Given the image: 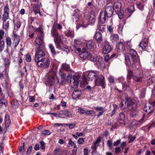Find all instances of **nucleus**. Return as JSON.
<instances>
[{
    "label": "nucleus",
    "mask_w": 155,
    "mask_h": 155,
    "mask_svg": "<svg viewBox=\"0 0 155 155\" xmlns=\"http://www.w3.org/2000/svg\"><path fill=\"white\" fill-rule=\"evenodd\" d=\"M35 61L37 63V64L38 66L41 68H48L50 64V60L47 58H42L39 59V60Z\"/></svg>",
    "instance_id": "423d86ee"
},
{
    "label": "nucleus",
    "mask_w": 155,
    "mask_h": 155,
    "mask_svg": "<svg viewBox=\"0 0 155 155\" xmlns=\"http://www.w3.org/2000/svg\"><path fill=\"white\" fill-rule=\"evenodd\" d=\"M77 148L76 144H74L73 148V149L72 150V155H76V152H77Z\"/></svg>",
    "instance_id": "052dcab7"
},
{
    "label": "nucleus",
    "mask_w": 155,
    "mask_h": 155,
    "mask_svg": "<svg viewBox=\"0 0 155 155\" xmlns=\"http://www.w3.org/2000/svg\"><path fill=\"white\" fill-rule=\"evenodd\" d=\"M72 70L70 69L69 65L66 63H63L62 64L61 68L60 69L59 73L60 75L61 78V84L63 83V81L64 78L66 77V74L65 72L70 71L72 72Z\"/></svg>",
    "instance_id": "20e7f679"
},
{
    "label": "nucleus",
    "mask_w": 155,
    "mask_h": 155,
    "mask_svg": "<svg viewBox=\"0 0 155 155\" xmlns=\"http://www.w3.org/2000/svg\"><path fill=\"white\" fill-rule=\"evenodd\" d=\"M94 38L96 40L97 43H100L103 40L101 33L99 31H96L94 36Z\"/></svg>",
    "instance_id": "ddd939ff"
},
{
    "label": "nucleus",
    "mask_w": 155,
    "mask_h": 155,
    "mask_svg": "<svg viewBox=\"0 0 155 155\" xmlns=\"http://www.w3.org/2000/svg\"><path fill=\"white\" fill-rule=\"evenodd\" d=\"M133 71L129 69L128 70L127 74V80L128 82L130 81V80L133 78Z\"/></svg>",
    "instance_id": "473e14b6"
},
{
    "label": "nucleus",
    "mask_w": 155,
    "mask_h": 155,
    "mask_svg": "<svg viewBox=\"0 0 155 155\" xmlns=\"http://www.w3.org/2000/svg\"><path fill=\"white\" fill-rule=\"evenodd\" d=\"M0 104H4L5 106H7L8 104L7 101L5 99L4 95L0 97Z\"/></svg>",
    "instance_id": "c9c22d12"
},
{
    "label": "nucleus",
    "mask_w": 155,
    "mask_h": 155,
    "mask_svg": "<svg viewBox=\"0 0 155 155\" xmlns=\"http://www.w3.org/2000/svg\"><path fill=\"white\" fill-rule=\"evenodd\" d=\"M116 12V14L117 15L120 19H122L124 18V13L123 10H121Z\"/></svg>",
    "instance_id": "58836bf2"
},
{
    "label": "nucleus",
    "mask_w": 155,
    "mask_h": 155,
    "mask_svg": "<svg viewBox=\"0 0 155 155\" xmlns=\"http://www.w3.org/2000/svg\"><path fill=\"white\" fill-rule=\"evenodd\" d=\"M106 16L102 11H101L99 14V21L101 24H104L105 23Z\"/></svg>",
    "instance_id": "dca6fc26"
},
{
    "label": "nucleus",
    "mask_w": 155,
    "mask_h": 155,
    "mask_svg": "<svg viewBox=\"0 0 155 155\" xmlns=\"http://www.w3.org/2000/svg\"><path fill=\"white\" fill-rule=\"evenodd\" d=\"M90 53L87 51H85L83 49V51L79 54V56L82 60H84L85 59L88 60Z\"/></svg>",
    "instance_id": "a211bd4d"
},
{
    "label": "nucleus",
    "mask_w": 155,
    "mask_h": 155,
    "mask_svg": "<svg viewBox=\"0 0 155 155\" xmlns=\"http://www.w3.org/2000/svg\"><path fill=\"white\" fill-rule=\"evenodd\" d=\"M10 9L9 8V5L8 3H6L5 6L4 8V13L9 14Z\"/></svg>",
    "instance_id": "de8ad7c7"
},
{
    "label": "nucleus",
    "mask_w": 155,
    "mask_h": 155,
    "mask_svg": "<svg viewBox=\"0 0 155 155\" xmlns=\"http://www.w3.org/2000/svg\"><path fill=\"white\" fill-rule=\"evenodd\" d=\"M51 34L52 36L54 38V41L56 45V48L61 50L65 51L67 54L69 52V50L62 41V35H59L57 30L54 25L51 29Z\"/></svg>",
    "instance_id": "f257e3e1"
},
{
    "label": "nucleus",
    "mask_w": 155,
    "mask_h": 155,
    "mask_svg": "<svg viewBox=\"0 0 155 155\" xmlns=\"http://www.w3.org/2000/svg\"><path fill=\"white\" fill-rule=\"evenodd\" d=\"M146 115L145 114H143V116L142 118L139 120H137L138 121V123H139L140 126L141 124H142L144 121V118L145 116Z\"/></svg>",
    "instance_id": "e2e57ef3"
},
{
    "label": "nucleus",
    "mask_w": 155,
    "mask_h": 155,
    "mask_svg": "<svg viewBox=\"0 0 155 155\" xmlns=\"http://www.w3.org/2000/svg\"><path fill=\"white\" fill-rule=\"evenodd\" d=\"M112 48L109 43L107 42L103 48V52L104 54H107L112 50Z\"/></svg>",
    "instance_id": "4468645a"
},
{
    "label": "nucleus",
    "mask_w": 155,
    "mask_h": 155,
    "mask_svg": "<svg viewBox=\"0 0 155 155\" xmlns=\"http://www.w3.org/2000/svg\"><path fill=\"white\" fill-rule=\"evenodd\" d=\"M35 31L38 32V33L37 34V35H44L42 27L41 25H39V27L37 28H35Z\"/></svg>",
    "instance_id": "72a5a7b5"
},
{
    "label": "nucleus",
    "mask_w": 155,
    "mask_h": 155,
    "mask_svg": "<svg viewBox=\"0 0 155 155\" xmlns=\"http://www.w3.org/2000/svg\"><path fill=\"white\" fill-rule=\"evenodd\" d=\"M110 38L111 41L114 44L117 43L119 41L118 35L117 34L111 35Z\"/></svg>",
    "instance_id": "6ab92c4d"
},
{
    "label": "nucleus",
    "mask_w": 155,
    "mask_h": 155,
    "mask_svg": "<svg viewBox=\"0 0 155 155\" xmlns=\"http://www.w3.org/2000/svg\"><path fill=\"white\" fill-rule=\"evenodd\" d=\"M48 46L52 56H55L57 52L54 46L52 44H49Z\"/></svg>",
    "instance_id": "c85d7f7f"
},
{
    "label": "nucleus",
    "mask_w": 155,
    "mask_h": 155,
    "mask_svg": "<svg viewBox=\"0 0 155 155\" xmlns=\"http://www.w3.org/2000/svg\"><path fill=\"white\" fill-rule=\"evenodd\" d=\"M143 110L144 111L148 113L149 114H150L152 113L154 109L150 106H148L147 107V105L146 104L143 108Z\"/></svg>",
    "instance_id": "2f4dec72"
},
{
    "label": "nucleus",
    "mask_w": 155,
    "mask_h": 155,
    "mask_svg": "<svg viewBox=\"0 0 155 155\" xmlns=\"http://www.w3.org/2000/svg\"><path fill=\"white\" fill-rule=\"evenodd\" d=\"M44 35H37L35 42V43L36 48H40L45 47L44 41Z\"/></svg>",
    "instance_id": "6e6552de"
},
{
    "label": "nucleus",
    "mask_w": 155,
    "mask_h": 155,
    "mask_svg": "<svg viewBox=\"0 0 155 155\" xmlns=\"http://www.w3.org/2000/svg\"><path fill=\"white\" fill-rule=\"evenodd\" d=\"M106 26L104 25H98L97 27V30L102 32H103Z\"/></svg>",
    "instance_id": "49530a36"
},
{
    "label": "nucleus",
    "mask_w": 155,
    "mask_h": 155,
    "mask_svg": "<svg viewBox=\"0 0 155 155\" xmlns=\"http://www.w3.org/2000/svg\"><path fill=\"white\" fill-rule=\"evenodd\" d=\"M113 8H114L115 12L120 10L122 7V4L120 2H116L113 4Z\"/></svg>",
    "instance_id": "b1692460"
},
{
    "label": "nucleus",
    "mask_w": 155,
    "mask_h": 155,
    "mask_svg": "<svg viewBox=\"0 0 155 155\" xmlns=\"http://www.w3.org/2000/svg\"><path fill=\"white\" fill-rule=\"evenodd\" d=\"M35 31L32 30H29L28 31V36L30 38L32 39L34 37Z\"/></svg>",
    "instance_id": "4d7b16f0"
},
{
    "label": "nucleus",
    "mask_w": 155,
    "mask_h": 155,
    "mask_svg": "<svg viewBox=\"0 0 155 155\" xmlns=\"http://www.w3.org/2000/svg\"><path fill=\"white\" fill-rule=\"evenodd\" d=\"M135 9L134 5H131L129 6L126 10V16L127 18L130 17L134 12Z\"/></svg>",
    "instance_id": "f8f14e48"
},
{
    "label": "nucleus",
    "mask_w": 155,
    "mask_h": 155,
    "mask_svg": "<svg viewBox=\"0 0 155 155\" xmlns=\"http://www.w3.org/2000/svg\"><path fill=\"white\" fill-rule=\"evenodd\" d=\"M22 144V145L19 147V151L21 153H24L25 151V143L23 142Z\"/></svg>",
    "instance_id": "5fc2aeb1"
},
{
    "label": "nucleus",
    "mask_w": 155,
    "mask_h": 155,
    "mask_svg": "<svg viewBox=\"0 0 155 155\" xmlns=\"http://www.w3.org/2000/svg\"><path fill=\"white\" fill-rule=\"evenodd\" d=\"M80 78V76L78 75L77 74L73 76V79L74 81V83L75 82H78Z\"/></svg>",
    "instance_id": "13d9d810"
},
{
    "label": "nucleus",
    "mask_w": 155,
    "mask_h": 155,
    "mask_svg": "<svg viewBox=\"0 0 155 155\" xmlns=\"http://www.w3.org/2000/svg\"><path fill=\"white\" fill-rule=\"evenodd\" d=\"M96 71H91L89 72L87 75L88 78L91 80H92L94 78H96L97 76Z\"/></svg>",
    "instance_id": "7c9ffc66"
},
{
    "label": "nucleus",
    "mask_w": 155,
    "mask_h": 155,
    "mask_svg": "<svg viewBox=\"0 0 155 155\" xmlns=\"http://www.w3.org/2000/svg\"><path fill=\"white\" fill-rule=\"evenodd\" d=\"M65 35L67 37L72 38L74 36V31L69 28L68 31L65 33Z\"/></svg>",
    "instance_id": "e433bc0d"
},
{
    "label": "nucleus",
    "mask_w": 155,
    "mask_h": 155,
    "mask_svg": "<svg viewBox=\"0 0 155 155\" xmlns=\"http://www.w3.org/2000/svg\"><path fill=\"white\" fill-rule=\"evenodd\" d=\"M127 106L128 110L130 111V115L131 117H135L138 114L137 104L134 100L127 101Z\"/></svg>",
    "instance_id": "7ed1b4c3"
},
{
    "label": "nucleus",
    "mask_w": 155,
    "mask_h": 155,
    "mask_svg": "<svg viewBox=\"0 0 155 155\" xmlns=\"http://www.w3.org/2000/svg\"><path fill=\"white\" fill-rule=\"evenodd\" d=\"M4 64L5 67H8L10 64L9 60L8 58H5L3 59Z\"/></svg>",
    "instance_id": "8fccbe9b"
},
{
    "label": "nucleus",
    "mask_w": 155,
    "mask_h": 155,
    "mask_svg": "<svg viewBox=\"0 0 155 155\" xmlns=\"http://www.w3.org/2000/svg\"><path fill=\"white\" fill-rule=\"evenodd\" d=\"M88 19L85 17L81 19L79 23L80 27L86 28L88 25Z\"/></svg>",
    "instance_id": "4be33fe9"
},
{
    "label": "nucleus",
    "mask_w": 155,
    "mask_h": 155,
    "mask_svg": "<svg viewBox=\"0 0 155 155\" xmlns=\"http://www.w3.org/2000/svg\"><path fill=\"white\" fill-rule=\"evenodd\" d=\"M5 42L3 41L0 40V52H2L5 48Z\"/></svg>",
    "instance_id": "3c124183"
},
{
    "label": "nucleus",
    "mask_w": 155,
    "mask_h": 155,
    "mask_svg": "<svg viewBox=\"0 0 155 155\" xmlns=\"http://www.w3.org/2000/svg\"><path fill=\"white\" fill-rule=\"evenodd\" d=\"M114 10V8L112 6H107L106 7L104 12L107 17L110 18L113 15Z\"/></svg>",
    "instance_id": "1a4fd4ad"
},
{
    "label": "nucleus",
    "mask_w": 155,
    "mask_h": 155,
    "mask_svg": "<svg viewBox=\"0 0 155 155\" xmlns=\"http://www.w3.org/2000/svg\"><path fill=\"white\" fill-rule=\"evenodd\" d=\"M69 79H72V74L70 73H68V75L67 77L65 78V77L64 78V81H63V83L62 84H61V81L60 82L58 80V82L59 84L60 85H63L65 84L66 82H68L69 81Z\"/></svg>",
    "instance_id": "cd10ccee"
},
{
    "label": "nucleus",
    "mask_w": 155,
    "mask_h": 155,
    "mask_svg": "<svg viewBox=\"0 0 155 155\" xmlns=\"http://www.w3.org/2000/svg\"><path fill=\"white\" fill-rule=\"evenodd\" d=\"M98 58L97 55L94 54L91 55L90 53L88 60H90L92 61L95 62Z\"/></svg>",
    "instance_id": "4c0bfd02"
},
{
    "label": "nucleus",
    "mask_w": 155,
    "mask_h": 155,
    "mask_svg": "<svg viewBox=\"0 0 155 155\" xmlns=\"http://www.w3.org/2000/svg\"><path fill=\"white\" fill-rule=\"evenodd\" d=\"M25 59L26 61L27 62H30L31 61V59L30 55L29 54H27L26 55L25 57Z\"/></svg>",
    "instance_id": "774afa93"
},
{
    "label": "nucleus",
    "mask_w": 155,
    "mask_h": 155,
    "mask_svg": "<svg viewBox=\"0 0 155 155\" xmlns=\"http://www.w3.org/2000/svg\"><path fill=\"white\" fill-rule=\"evenodd\" d=\"M117 109V106L116 105H114V109L112 111V113L111 114L110 116L112 117L115 113Z\"/></svg>",
    "instance_id": "69168bd1"
},
{
    "label": "nucleus",
    "mask_w": 155,
    "mask_h": 155,
    "mask_svg": "<svg viewBox=\"0 0 155 155\" xmlns=\"http://www.w3.org/2000/svg\"><path fill=\"white\" fill-rule=\"evenodd\" d=\"M60 117L65 118L66 117H72V114L68 110L65 109L64 110H60Z\"/></svg>",
    "instance_id": "9b49d317"
},
{
    "label": "nucleus",
    "mask_w": 155,
    "mask_h": 155,
    "mask_svg": "<svg viewBox=\"0 0 155 155\" xmlns=\"http://www.w3.org/2000/svg\"><path fill=\"white\" fill-rule=\"evenodd\" d=\"M81 92L80 90H75L72 93V97L74 99L77 100L81 97Z\"/></svg>",
    "instance_id": "f3484780"
},
{
    "label": "nucleus",
    "mask_w": 155,
    "mask_h": 155,
    "mask_svg": "<svg viewBox=\"0 0 155 155\" xmlns=\"http://www.w3.org/2000/svg\"><path fill=\"white\" fill-rule=\"evenodd\" d=\"M55 81V77L53 76H49L48 78L46 85L48 86H51L53 85Z\"/></svg>",
    "instance_id": "5701e85b"
},
{
    "label": "nucleus",
    "mask_w": 155,
    "mask_h": 155,
    "mask_svg": "<svg viewBox=\"0 0 155 155\" xmlns=\"http://www.w3.org/2000/svg\"><path fill=\"white\" fill-rule=\"evenodd\" d=\"M8 83L7 81H5V88L6 89V91L8 94V96H10L9 95V92H11V89L10 87H9L8 86Z\"/></svg>",
    "instance_id": "a18cd8bd"
},
{
    "label": "nucleus",
    "mask_w": 155,
    "mask_h": 155,
    "mask_svg": "<svg viewBox=\"0 0 155 155\" xmlns=\"http://www.w3.org/2000/svg\"><path fill=\"white\" fill-rule=\"evenodd\" d=\"M88 22L91 24L94 23L95 21L96 18L94 13L93 12H91L89 14L88 16Z\"/></svg>",
    "instance_id": "aec40b11"
},
{
    "label": "nucleus",
    "mask_w": 155,
    "mask_h": 155,
    "mask_svg": "<svg viewBox=\"0 0 155 155\" xmlns=\"http://www.w3.org/2000/svg\"><path fill=\"white\" fill-rule=\"evenodd\" d=\"M35 54V61L39 60V59L46 57L45 53V47L40 48H36Z\"/></svg>",
    "instance_id": "39448f33"
},
{
    "label": "nucleus",
    "mask_w": 155,
    "mask_h": 155,
    "mask_svg": "<svg viewBox=\"0 0 155 155\" xmlns=\"http://www.w3.org/2000/svg\"><path fill=\"white\" fill-rule=\"evenodd\" d=\"M94 109L96 111H101L97 114V117H99L102 115L105 111L104 108L102 107H95Z\"/></svg>",
    "instance_id": "a878e982"
},
{
    "label": "nucleus",
    "mask_w": 155,
    "mask_h": 155,
    "mask_svg": "<svg viewBox=\"0 0 155 155\" xmlns=\"http://www.w3.org/2000/svg\"><path fill=\"white\" fill-rule=\"evenodd\" d=\"M6 45L7 46V48L8 49V48H9L11 46L12 44V41L11 38L9 37H6Z\"/></svg>",
    "instance_id": "a19ab883"
},
{
    "label": "nucleus",
    "mask_w": 155,
    "mask_h": 155,
    "mask_svg": "<svg viewBox=\"0 0 155 155\" xmlns=\"http://www.w3.org/2000/svg\"><path fill=\"white\" fill-rule=\"evenodd\" d=\"M94 64L98 68L101 67L103 63V61L102 58L99 57L94 62Z\"/></svg>",
    "instance_id": "c756f323"
},
{
    "label": "nucleus",
    "mask_w": 155,
    "mask_h": 155,
    "mask_svg": "<svg viewBox=\"0 0 155 155\" xmlns=\"http://www.w3.org/2000/svg\"><path fill=\"white\" fill-rule=\"evenodd\" d=\"M112 144V140H108L107 141V145L110 149H111Z\"/></svg>",
    "instance_id": "338daca9"
},
{
    "label": "nucleus",
    "mask_w": 155,
    "mask_h": 155,
    "mask_svg": "<svg viewBox=\"0 0 155 155\" xmlns=\"http://www.w3.org/2000/svg\"><path fill=\"white\" fill-rule=\"evenodd\" d=\"M86 46L88 49L93 50L96 48L94 42L92 41H88L86 44Z\"/></svg>",
    "instance_id": "412c9836"
},
{
    "label": "nucleus",
    "mask_w": 155,
    "mask_h": 155,
    "mask_svg": "<svg viewBox=\"0 0 155 155\" xmlns=\"http://www.w3.org/2000/svg\"><path fill=\"white\" fill-rule=\"evenodd\" d=\"M116 45V48L121 51H124L125 50V45L124 44L121 42H118Z\"/></svg>",
    "instance_id": "393cba45"
},
{
    "label": "nucleus",
    "mask_w": 155,
    "mask_h": 155,
    "mask_svg": "<svg viewBox=\"0 0 155 155\" xmlns=\"http://www.w3.org/2000/svg\"><path fill=\"white\" fill-rule=\"evenodd\" d=\"M64 125L68 126L69 128L70 129H71L73 128L76 125V122H75L73 124H65Z\"/></svg>",
    "instance_id": "6e6d98bb"
},
{
    "label": "nucleus",
    "mask_w": 155,
    "mask_h": 155,
    "mask_svg": "<svg viewBox=\"0 0 155 155\" xmlns=\"http://www.w3.org/2000/svg\"><path fill=\"white\" fill-rule=\"evenodd\" d=\"M139 60L137 52L133 49H130L129 53L125 55V64L128 66H132Z\"/></svg>",
    "instance_id": "f03ea898"
},
{
    "label": "nucleus",
    "mask_w": 155,
    "mask_h": 155,
    "mask_svg": "<svg viewBox=\"0 0 155 155\" xmlns=\"http://www.w3.org/2000/svg\"><path fill=\"white\" fill-rule=\"evenodd\" d=\"M148 44V39L147 38H144L140 42L139 46L143 50H145Z\"/></svg>",
    "instance_id": "2eb2a0df"
},
{
    "label": "nucleus",
    "mask_w": 155,
    "mask_h": 155,
    "mask_svg": "<svg viewBox=\"0 0 155 155\" xmlns=\"http://www.w3.org/2000/svg\"><path fill=\"white\" fill-rule=\"evenodd\" d=\"M125 112L124 111H122L120 112V113L119 114V116L120 117V120L121 121H122V122H122H124L125 118Z\"/></svg>",
    "instance_id": "79ce46f5"
},
{
    "label": "nucleus",
    "mask_w": 155,
    "mask_h": 155,
    "mask_svg": "<svg viewBox=\"0 0 155 155\" xmlns=\"http://www.w3.org/2000/svg\"><path fill=\"white\" fill-rule=\"evenodd\" d=\"M143 77V76L142 74H139L137 75H135L134 76L133 79L137 82H141Z\"/></svg>",
    "instance_id": "bb28decb"
},
{
    "label": "nucleus",
    "mask_w": 155,
    "mask_h": 155,
    "mask_svg": "<svg viewBox=\"0 0 155 155\" xmlns=\"http://www.w3.org/2000/svg\"><path fill=\"white\" fill-rule=\"evenodd\" d=\"M35 4H31V6L33 7V9H39L40 8V5L41 4V3L40 2V3H35Z\"/></svg>",
    "instance_id": "09e8293b"
},
{
    "label": "nucleus",
    "mask_w": 155,
    "mask_h": 155,
    "mask_svg": "<svg viewBox=\"0 0 155 155\" xmlns=\"http://www.w3.org/2000/svg\"><path fill=\"white\" fill-rule=\"evenodd\" d=\"M9 14L3 13L2 17V20L3 24L9 18Z\"/></svg>",
    "instance_id": "c03bdc74"
},
{
    "label": "nucleus",
    "mask_w": 155,
    "mask_h": 155,
    "mask_svg": "<svg viewBox=\"0 0 155 155\" xmlns=\"http://www.w3.org/2000/svg\"><path fill=\"white\" fill-rule=\"evenodd\" d=\"M136 5L137 8L141 11H143L144 10V4L141 2L137 1L136 2Z\"/></svg>",
    "instance_id": "f704fd0d"
},
{
    "label": "nucleus",
    "mask_w": 155,
    "mask_h": 155,
    "mask_svg": "<svg viewBox=\"0 0 155 155\" xmlns=\"http://www.w3.org/2000/svg\"><path fill=\"white\" fill-rule=\"evenodd\" d=\"M101 140V138L100 137H98L95 141H94L93 143V145H92L91 147V149H92V151L91 153L92 155H94L95 154L97 153V149L98 146L97 145V144L99 143Z\"/></svg>",
    "instance_id": "9d476101"
},
{
    "label": "nucleus",
    "mask_w": 155,
    "mask_h": 155,
    "mask_svg": "<svg viewBox=\"0 0 155 155\" xmlns=\"http://www.w3.org/2000/svg\"><path fill=\"white\" fill-rule=\"evenodd\" d=\"M40 148L41 149L44 150L45 149V143L43 141H41L40 142Z\"/></svg>",
    "instance_id": "680f3d73"
},
{
    "label": "nucleus",
    "mask_w": 155,
    "mask_h": 155,
    "mask_svg": "<svg viewBox=\"0 0 155 155\" xmlns=\"http://www.w3.org/2000/svg\"><path fill=\"white\" fill-rule=\"evenodd\" d=\"M95 85L101 86L103 88H105L106 84L105 78L102 75L97 76L95 79Z\"/></svg>",
    "instance_id": "0eeeda50"
},
{
    "label": "nucleus",
    "mask_w": 155,
    "mask_h": 155,
    "mask_svg": "<svg viewBox=\"0 0 155 155\" xmlns=\"http://www.w3.org/2000/svg\"><path fill=\"white\" fill-rule=\"evenodd\" d=\"M42 133L43 134L45 135H49L51 134V133L49 130H44L43 131H42Z\"/></svg>",
    "instance_id": "0e129e2a"
},
{
    "label": "nucleus",
    "mask_w": 155,
    "mask_h": 155,
    "mask_svg": "<svg viewBox=\"0 0 155 155\" xmlns=\"http://www.w3.org/2000/svg\"><path fill=\"white\" fill-rule=\"evenodd\" d=\"M72 16L73 17L72 18L74 21H75L76 22L79 19V15L74 14V15H72Z\"/></svg>",
    "instance_id": "bf43d9fd"
},
{
    "label": "nucleus",
    "mask_w": 155,
    "mask_h": 155,
    "mask_svg": "<svg viewBox=\"0 0 155 155\" xmlns=\"http://www.w3.org/2000/svg\"><path fill=\"white\" fill-rule=\"evenodd\" d=\"M13 38H14V41H18L20 42V39L19 36H18L16 34L13 32Z\"/></svg>",
    "instance_id": "864d4df0"
},
{
    "label": "nucleus",
    "mask_w": 155,
    "mask_h": 155,
    "mask_svg": "<svg viewBox=\"0 0 155 155\" xmlns=\"http://www.w3.org/2000/svg\"><path fill=\"white\" fill-rule=\"evenodd\" d=\"M131 125L133 127H137L140 126L139 123L137 120H135L132 121L131 123Z\"/></svg>",
    "instance_id": "603ef678"
},
{
    "label": "nucleus",
    "mask_w": 155,
    "mask_h": 155,
    "mask_svg": "<svg viewBox=\"0 0 155 155\" xmlns=\"http://www.w3.org/2000/svg\"><path fill=\"white\" fill-rule=\"evenodd\" d=\"M62 153V150L59 148H56L54 152V155H60Z\"/></svg>",
    "instance_id": "37998d69"
},
{
    "label": "nucleus",
    "mask_w": 155,
    "mask_h": 155,
    "mask_svg": "<svg viewBox=\"0 0 155 155\" xmlns=\"http://www.w3.org/2000/svg\"><path fill=\"white\" fill-rule=\"evenodd\" d=\"M147 82L149 85L153 84L155 82V78L152 77L150 78L147 80Z\"/></svg>",
    "instance_id": "ea45409f"
}]
</instances>
